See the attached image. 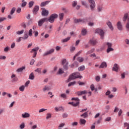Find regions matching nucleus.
<instances>
[{"label":"nucleus","mask_w":129,"mask_h":129,"mask_svg":"<svg viewBox=\"0 0 129 129\" xmlns=\"http://www.w3.org/2000/svg\"><path fill=\"white\" fill-rule=\"evenodd\" d=\"M78 105H79V101L77 102L76 103H73V106H78Z\"/></svg>","instance_id":"obj_56"},{"label":"nucleus","mask_w":129,"mask_h":129,"mask_svg":"<svg viewBox=\"0 0 129 129\" xmlns=\"http://www.w3.org/2000/svg\"><path fill=\"white\" fill-rule=\"evenodd\" d=\"M29 79H30V80H34V79H35V75L33 74V73H31L29 75Z\"/></svg>","instance_id":"obj_19"},{"label":"nucleus","mask_w":129,"mask_h":129,"mask_svg":"<svg viewBox=\"0 0 129 129\" xmlns=\"http://www.w3.org/2000/svg\"><path fill=\"white\" fill-rule=\"evenodd\" d=\"M105 109L107 111H108V110L110 109V106H109V105L105 106Z\"/></svg>","instance_id":"obj_48"},{"label":"nucleus","mask_w":129,"mask_h":129,"mask_svg":"<svg viewBox=\"0 0 129 129\" xmlns=\"http://www.w3.org/2000/svg\"><path fill=\"white\" fill-rule=\"evenodd\" d=\"M87 33V31H86V29H83L82 31V35H83V36H85V35H86Z\"/></svg>","instance_id":"obj_36"},{"label":"nucleus","mask_w":129,"mask_h":129,"mask_svg":"<svg viewBox=\"0 0 129 129\" xmlns=\"http://www.w3.org/2000/svg\"><path fill=\"white\" fill-rule=\"evenodd\" d=\"M40 8L38 6H35L33 9V14L34 15H37V12L39 11Z\"/></svg>","instance_id":"obj_16"},{"label":"nucleus","mask_w":129,"mask_h":129,"mask_svg":"<svg viewBox=\"0 0 129 129\" xmlns=\"http://www.w3.org/2000/svg\"><path fill=\"white\" fill-rule=\"evenodd\" d=\"M43 92H45V91H49L50 90V87L48 86H45L43 89H42Z\"/></svg>","instance_id":"obj_21"},{"label":"nucleus","mask_w":129,"mask_h":129,"mask_svg":"<svg viewBox=\"0 0 129 129\" xmlns=\"http://www.w3.org/2000/svg\"><path fill=\"white\" fill-rule=\"evenodd\" d=\"M51 117H52V114L50 113H47L46 114V119H49V118H51Z\"/></svg>","instance_id":"obj_31"},{"label":"nucleus","mask_w":129,"mask_h":129,"mask_svg":"<svg viewBox=\"0 0 129 129\" xmlns=\"http://www.w3.org/2000/svg\"><path fill=\"white\" fill-rule=\"evenodd\" d=\"M81 53H82V51L80 50L77 54H76V55L73 57V61H74V60H75L76 57H77V56H79V55H80V54H81Z\"/></svg>","instance_id":"obj_26"},{"label":"nucleus","mask_w":129,"mask_h":129,"mask_svg":"<svg viewBox=\"0 0 129 129\" xmlns=\"http://www.w3.org/2000/svg\"><path fill=\"white\" fill-rule=\"evenodd\" d=\"M67 62H68V61H67V60H66V59H63L62 60L61 64H62V65H64V64H66Z\"/></svg>","instance_id":"obj_47"},{"label":"nucleus","mask_w":129,"mask_h":129,"mask_svg":"<svg viewBox=\"0 0 129 129\" xmlns=\"http://www.w3.org/2000/svg\"><path fill=\"white\" fill-rule=\"evenodd\" d=\"M19 128H20V129H24V128H25V123H24V122L22 123L20 125Z\"/></svg>","instance_id":"obj_41"},{"label":"nucleus","mask_w":129,"mask_h":129,"mask_svg":"<svg viewBox=\"0 0 129 129\" xmlns=\"http://www.w3.org/2000/svg\"><path fill=\"white\" fill-rule=\"evenodd\" d=\"M81 117H83L84 118H86V117H87L88 116V114H87V112H86L84 113L83 114L81 115Z\"/></svg>","instance_id":"obj_33"},{"label":"nucleus","mask_w":129,"mask_h":129,"mask_svg":"<svg viewBox=\"0 0 129 129\" xmlns=\"http://www.w3.org/2000/svg\"><path fill=\"white\" fill-rule=\"evenodd\" d=\"M70 37H68L65 39H64L63 40H62V42L63 43H66V42H68V41H69V40H70Z\"/></svg>","instance_id":"obj_42"},{"label":"nucleus","mask_w":129,"mask_h":129,"mask_svg":"<svg viewBox=\"0 0 129 129\" xmlns=\"http://www.w3.org/2000/svg\"><path fill=\"white\" fill-rule=\"evenodd\" d=\"M128 13H125L124 15V16L123 17V22H125V21H126V20H127V19H128Z\"/></svg>","instance_id":"obj_20"},{"label":"nucleus","mask_w":129,"mask_h":129,"mask_svg":"<svg viewBox=\"0 0 129 129\" xmlns=\"http://www.w3.org/2000/svg\"><path fill=\"white\" fill-rule=\"evenodd\" d=\"M126 28L127 29V31H129V23H127L126 24Z\"/></svg>","instance_id":"obj_64"},{"label":"nucleus","mask_w":129,"mask_h":129,"mask_svg":"<svg viewBox=\"0 0 129 129\" xmlns=\"http://www.w3.org/2000/svg\"><path fill=\"white\" fill-rule=\"evenodd\" d=\"M29 84H30V81H27L25 84V87H28Z\"/></svg>","instance_id":"obj_55"},{"label":"nucleus","mask_w":129,"mask_h":129,"mask_svg":"<svg viewBox=\"0 0 129 129\" xmlns=\"http://www.w3.org/2000/svg\"><path fill=\"white\" fill-rule=\"evenodd\" d=\"M117 28L119 31H122V25H121L120 21L117 23Z\"/></svg>","instance_id":"obj_14"},{"label":"nucleus","mask_w":129,"mask_h":129,"mask_svg":"<svg viewBox=\"0 0 129 129\" xmlns=\"http://www.w3.org/2000/svg\"><path fill=\"white\" fill-rule=\"evenodd\" d=\"M102 9H103V7H102V6L99 5L97 7V11H98V12H101V11H102Z\"/></svg>","instance_id":"obj_28"},{"label":"nucleus","mask_w":129,"mask_h":129,"mask_svg":"<svg viewBox=\"0 0 129 129\" xmlns=\"http://www.w3.org/2000/svg\"><path fill=\"white\" fill-rule=\"evenodd\" d=\"M62 117L63 118H66L67 117H68V114L67 113H64L62 114Z\"/></svg>","instance_id":"obj_50"},{"label":"nucleus","mask_w":129,"mask_h":129,"mask_svg":"<svg viewBox=\"0 0 129 129\" xmlns=\"http://www.w3.org/2000/svg\"><path fill=\"white\" fill-rule=\"evenodd\" d=\"M34 2L31 1L30 2H29V8H32V7H33V6H34Z\"/></svg>","instance_id":"obj_43"},{"label":"nucleus","mask_w":129,"mask_h":129,"mask_svg":"<svg viewBox=\"0 0 129 129\" xmlns=\"http://www.w3.org/2000/svg\"><path fill=\"white\" fill-rule=\"evenodd\" d=\"M68 64H69V62H67L66 64H63V69H64L65 70H68Z\"/></svg>","instance_id":"obj_32"},{"label":"nucleus","mask_w":129,"mask_h":129,"mask_svg":"<svg viewBox=\"0 0 129 129\" xmlns=\"http://www.w3.org/2000/svg\"><path fill=\"white\" fill-rule=\"evenodd\" d=\"M29 38V36H28L27 34H24V37H23L22 39L23 40H27Z\"/></svg>","instance_id":"obj_44"},{"label":"nucleus","mask_w":129,"mask_h":129,"mask_svg":"<svg viewBox=\"0 0 129 129\" xmlns=\"http://www.w3.org/2000/svg\"><path fill=\"white\" fill-rule=\"evenodd\" d=\"M75 47L74 46H72L71 47V48H70V51L71 52H74V51H75Z\"/></svg>","instance_id":"obj_58"},{"label":"nucleus","mask_w":129,"mask_h":129,"mask_svg":"<svg viewBox=\"0 0 129 129\" xmlns=\"http://www.w3.org/2000/svg\"><path fill=\"white\" fill-rule=\"evenodd\" d=\"M6 20H7V18L5 17H0V23L4 22V21H6Z\"/></svg>","instance_id":"obj_52"},{"label":"nucleus","mask_w":129,"mask_h":129,"mask_svg":"<svg viewBox=\"0 0 129 129\" xmlns=\"http://www.w3.org/2000/svg\"><path fill=\"white\" fill-rule=\"evenodd\" d=\"M22 117L23 118H28L30 117V113L28 112H25L23 114H22Z\"/></svg>","instance_id":"obj_15"},{"label":"nucleus","mask_w":129,"mask_h":129,"mask_svg":"<svg viewBox=\"0 0 129 129\" xmlns=\"http://www.w3.org/2000/svg\"><path fill=\"white\" fill-rule=\"evenodd\" d=\"M87 94V91L86 90H84L82 91H78L76 93V94L78 95V96H81V95H83L84 94Z\"/></svg>","instance_id":"obj_10"},{"label":"nucleus","mask_w":129,"mask_h":129,"mask_svg":"<svg viewBox=\"0 0 129 129\" xmlns=\"http://www.w3.org/2000/svg\"><path fill=\"white\" fill-rule=\"evenodd\" d=\"M89 4H90V10L92 12L94 11L95 10V7H96V5L95 4V2L94 0H88Z\"/></svg>","instance_id":"obj_3"},{"label":"nucleus","mask_w":129,"mask_h":129,"mask_svg":"<svg viewBox=\"0 0 129 129\" xmlns=\"http://www.w3.org/2000/svg\"><path fill=\"white\" fill-rule=\"evenodd\" d=\"M119 68V66L117 63H115L112 68L113 71H115V72H118V69Z\"/></svg>","instance_id":"obj_13"},{"label":"nucleus","mask_w":129,"mask_h":129,"mask_svg":"<svg viewBox=\"0 0 129 129\" xmlns=\"http://www.w3.org/2000/svg\"><path fill=\"white\" fill-rule=\"evenodd\" d=\"M24 32H25V30H22L21 31H18L16 32V34L17 35H22V34H24Z\"/></svg>","instance_id":"obj_39"},{"label":"nucleus","mask_w":129,"mask_h":129,"mask_svg":"<svg viewBox=\"0 0 129 129\" xmlns=\"http://www.w3.org/2000/svg\"><path fill=\"white\" fill-rule=\"evenodd\" d=\"M63 73H64V71H63V70L60 68L57 73V74H59L60 75L61 74H63Z\"/></svg>","instance_id":"obj_38"},{"label":"nucleus","mask_w":129,"mask_h":129,"mask_svg":"<svg viewBox=\"0 0 129 129\" xmlns=\"http://www.w3.org/2000/svg\"><path fill=\"white\" fill-rule=\"evenodd\" d=\"M86 123V120L84 119H81L80 120V124H83L84 125H85Z\"/></svg>","instance_id":"obj_25"},{"label":"nucleus","mask_w":129,"mask_h":129,"mask_svg":"<svg viewBox=\"0 0 129 129\" xmlns=\"http://www.w3.org/2000/svg\"><path fill=\"white\" fill-rule=\"evenodd\" d=\"M85 69V67L84 66H82L78 68L79 71H83Z\"/></svg>","instance_id":"obj_35"},{"label":"nucleus","mask_w":129,"mask_h":129,"mask_svg":"<svg viewBox=\"0 0 129 129\" xmlns=\"http://www.w3.org/2000/svg\"><path fill=\"white\" fill-rule=\"evenodd\" d=\"M94 52V49L93 48L92 49H91L90 50H89L87 51V52L86 53V55H89V54H91L92 53H93Z\"/></svg>","instance_id":"obj_34"},{"label":"nucleus","mask_w":129,"mask_h":129,"mask_svg":"<svg viewBox=\"0 0 129 129\" xmlns=\"http://www.w3.org/2000/svg\"><path fill=\"white\" fill-rule=\"evenodd\" d=\"M90 88H91V90H92V91H93V90H94V89L95 88L94 87V85H93V84L91 85Z\"/></svg>","instance_id":"obj_61"},{"label":"nucleus","mask_w":129,"mask_h":129,"mask_svg":"<svg viewBox=\"0 0 129 129\" xmlns=\"http://www.w3.org/2000/svg\"><path fill=\"white\" fill-rule=\"evenodd\" d=\"M80 74L78 72L74 73L70 75V78L68 79V82H70L71 80H73L74 79H76V78H80L81 79L82 78V76H79Z\"/></svg>","instance_id":"obj_1"},{"label":"nucleus","mask_w":129,"mask_h":129,"mask_svg":"<svg viewBox=\"0 0 129 129\" xmlns=\"http://www.w3.org/2000/svg\"><path fill=\"white\" fill-rule=\"evenodd\" d=\"M71 68L78 67V62H77V61H75L71 65Z\"/></svg>","instance_id":"obj_22"},{"label":"nucleus","mask_w":129,"mask_h":129,"mask_svg":"<svg viewBox=\"0 0 129 129\" xmlns=\"http://www.w3.org/2000/svg\"><path fill=\"white\" fill-rule=\"evenodd\" d=\"M41 15L43 17L45 16H48L49 15V11L45 9V8H42V11L41 12Z\"/></svg>","instance_id":"obj_11"},{"label":"nucleus","mask_w":129,"mask_h":129,"mask_svg":"<svg viewBox=\"0 0 129 129\" xmlns=\"http://www.w3.org/2000/svg\"><path fill=\"white\" fill-rule=\"evenodd\" d=\"M34 63H35V59H31L30 62V65H34Z\"/></svg>","instance_id":"obj_63"},{"label":"nucleus","mask_w":129,"mask_h":129,"mask_svg":"<svg viewBox=\"0 0 129 129\" xmlns=\"http://www.w3.org/2000/svg\"><path fill=\"white\" fill-rule=\"evenodd\" d=\"M50 3V1H46L44 2H42L40 4V7H46L48 4Z\"/></svg>","instance_id":"obj_18"},{"label":"nucleus","mask_w":129,"mask_h":129,"mask_svg":"<svg viewBox=\"0 0 129 129\" xmlns=\"http://www.w3.org/2000/svg\"><path fill=\"white\" fill-rule=\"evenodd\" d=\"M58 18V14H53L50 15V16L48 19V21L51 24H53L54 23V21H55V19Z\"/></svg>","instance_id":"obj_2"},{"label":"nucleus","mask_w":129,"mask_h":129,"mask_svg":"<svg viewBox=\"0 0 129 129\" xmlns=\"http://www.w3.org/2000/svg\"><path fill=\"white\" fill-rule=\"evenodd\" d=\"M26 69V66L22 67L17 70V72H22L24 70Z\"/></svg>","instance_id":"obj_24"},{"label":"nucleus","mask_w":129,"mask_h":129,"mask_svg":"<svg viewBox=\"0 0 129 129\" xmlns=\"http://www.w3.org/2000/svg\"><path fill=\"white\" fill-rule=\"evenodd\" d=\"M78 124V122L76 121L72 123V125L73 126H76V125H77Z\"/></svg>","instance_id":"obj_59"},{"label":"nucleus","mask_w":129,"mask_h":129,"mask_svg":"<svg viewBox=\"0 0 129 129\" xmlns=\"http://www.w3.org/2000/svg\"><path fill=\"white\" fill-rule=\"evenodd\" d=\"M54 51H55V49L54 48H52L51 49H50L49 50L46 51L45 53L43 54V56H48V55H50L51 54H52V53H54Z\"/></svg>","instance_id":"obj_9"},{"label":"nucleus","mask_w":129,"mask_h":129,"mask_svg":"<svg viewBox=\"0 0 129 129\" xmlns=\"http://www.w3.org/2000/svg\"><path fill=\"white\" fill-rule=\"evenodd\" d=\"M40 48L39 47H36L31 50L30 53H32V58H36L37 56V53L38 51H39Z\"/></svg>","instance_id":"obj_5"},{"label":"nucleus","mask_w":129,"mask_h":129,"mask_svg":"<svg viewBox=\"0 0 129 129\" xmlns=\"http://www.w3.org/2000/svg\"><path fill=\"white\" fill-rule=\"evenodd\" d=\"M28 36L30 37H31V36H33V30L32 29H30V30L28 32Z\"/></svg>","instance_id":"obj_40"},{"label":"nucleus","mask_w":129,"mask_h":129,"mask_svg":"<svg viewBox=\"0 0 129 129\" xmlns=\"http://www.w3.org/2000/svg\"><path fill=\"white\" fill-rule=\"evenodd\" d=\"M46 110H47V109L41 108L39 109V113H41V112H44V111H46Z\"/></svg>","instance_id":"obj_51"},{"label":"nucleus","mask_w":129,"mask_h":129,"mask_svg":"<svg viewBox=\"0 0 129 129\" xmlns=\"http://www.w3.org/2000/svg\"><path fill=\"white\" fill-rule=\"evenodd\" d=\"M22 39H23V37H20L18 39L16 40V42H17V43H19V42L22 41Z\"/></svg>","instance_id":"obj_60"},{"label":"nucleus","mask_w":129,"mask_h":129,"mask_svg":"<svg viewBox=\"0 0 129 129\" xmlns=\"http://www.w3.org/2000/svg\"><path fill=\"white\" fill-rule=\"evenodd\" d=\"M72 100H75L77 102L78 101L79 102V101H80V100L78 98H72Z\"/></svg>","instance_id":"obj_53"},{"label":"nucleus","mask_w":129,"mask_h":129,"mask_svg":"<svg viewBox=\"0 0 129 129\" xmlns=\"http://www.w3.org/2000/svg\"><path fill=\"white\" fill-rule=\"evenodd\" d=\"M78 61L80 62H83V61H84V58H83V57H79L78 58Z\"/></svg>","instance_id":"obj_46"},{"label":"nucleus","mask_w":129,"mask_h":129,"mask_svg":"<svg viewBox=\"0 0 129 129\" xmlns=\"http://www.w3.org/2000/svg\"><path fill=\"white\" fill-rule=\"evenodd\" d=\"M60 97H61V98H63V99H67V95H66V94H60Z\"/></svg>","instance_id":"obj_29"},{"label":"nucleus","mask_w":129,"mask_h":129,"mask_svg":"<svg viewBox=\"0 0 129 129\" xmlns=\"http://www.w3.org/2000/svg\"><path fill=\"white\" fill-rule=\"evenodd\" d=\"M129 126V122L127 123V122H124V127H127Z\"/></svg>","instance_id":"obj_62"},{"label":"nucleus","mask_w":129,"mask_h":129,"mask_svg":"<svg viewBox=\"0 0 129 129\" xmlns=\"http://www.w3.org/2000/svg\"><path fill=\"white\" fill-rule=\"evenodd\" d=\"M16 12V8L15 7H13L11 11H10V15L12 16L13 15H14V14H15V12Z\"/></svg>","instance_id":"obj_27"},{"label":"nucleus","mask_w":129,"mask_h":129,"mask_svg":"<svg viewBox=\"0 0 129 129\" xmlns=\"http://www.w3.org/2000/svg\"><path fill=\"white\" fill-rule=\"evenodd\" d=\"M106 44L107 45L108 48H111L112 46V44L111 43L107 42Z\"/></svg>","instance_id":"obj_49"},{"label":"nucleus","mask_w":129,"mask_h":129,"mask_svg":"<svg viewBox=\"0 0 129 129\" xmlns=\"http://www.w3.org/2000/svg\"><path fill=\"white\" fill-rule=\"evenodd\" d=\"M113 48L111 47H108V48L107 49V53H109V52H110L111 51H113Z\"/></svg>","instance_id":"obj_45"},{"label":"nucleus","mask_w":129,"mask_h":129,"mask_svg":"<svg viewBox=\"0 0 129 129\" xmlns=\"http://www.w3.org/2000/svg\"><path fill=\"white\" fill-rule=\"evenodd\" d=\"M58 17L60 21H63V19H64V13H59Z\"/></svg>","instance_id":"obj_23"},{"label":"nucleus","mask_w":129,"mask_h":129,"mask_svg":"<svg viewBox=\"0 0 129 129\" xmlns=\"http://www.w3.org/2000/svg\"><path fill=\"white\" fill-rule=\"evenodd\" d=\"M106 67H107V64L106 63V62H103L100 66L99 68H106Z\"/></svg>","instance_id":"obj_17"},{"label":"nucleus","mask_w":129,"mask_h":129,"mask_svg":"<svg viewBox=\"0 0 129 129\" xmlns=\"http://www.w3.org/2000/svg\"><path fill=\"white\" fill-rule=\"evenodd\" d=\"M106 25L108 26V28L111 30V31H113V26H112V23L109 21L106 22Z\"/></svg>","instance_id":"obj_12"},{"label":"nucleus","mask_w":129,"mask_h":129,"mask_svg":"<svg viewBox=\"0 0 129 129\" xmlns=\"http://www.w3.org/2000/svg\"><path fill=\"white\" fill-rule=\"evenodd\" d=\"M22 7L24 8V7H26L27 6V2H24V1H22Z\"/></svg>","instance_id":"obj_54"},{"label":"nucleus","mask_w":129,"mask_h":129,"mask_svg":"<svg viewBox=\"0 0 129 129\" xmlns=\"http://www.w3.org/2000/svg\"><path fill=\"white\" fill-rule=\"evenodd\" d=\"M45 22H48V18H42V19H40L38 22V26L42 27V26H43V24H44V23H45Z\"/></svg>","instance_id":"obj_7"},{"label":"nucleus","mask_w":129,"mask_h":129,"mask_svg":"<svg viewBox=\"0 0 129 129\" xmlns=\"http://www.w3.org/2000/svg\"><path fill=\"white\" fill-rule=\"evenodd\" d=\"M95 33L100 35L101 39H103L104 37V31L102 29L98 28L95 30Z\"/></svg>","instance_id":"obj_6"},{"label":"nucleus","mask_w":129,"mask_h":129,"mask_svg":"<svg viewBox=\"0 0 129 129\" xmlns=\"http://www.w3.org/2000/svg\"><path fill=\"white\" fill-rule=\"evenodd\" d=\"M75 84H76V82L74 81V82L69 83V84H68V86L69 87H70V86H73V85H75Z\"/></svg>","instance_id":"obj_37"},{"label":"nucleus","mask_w":129,"mask_h":129,"mask_svg":"<svg viewBox=\"0 0 129 129\" xmlns=\"http://www.w3.org/2000/svg\"><path fill=\"white\" fill-rule=\"evenodd\" d=\"M89 44L92 46H95L97 44V40L94 38H92L89 40Z\"/></svg>","instance_id":"obj_8"},{"label":"nucleus","mask_w":129,"mask_h":129,"mask_svg":"<svg viewBox=\"0 0 129 129\" xmlns=\"http://www.w3.org/2000/svg\"><path fill=\"white\" fill-rule=\"evenodd\" d=\"M19 90L22 92H24L25 91V86L22 85L19 87Z\"/></svg>","instance_id":"obj_30"},{"label":"nucleus","mask_w":129,"mask_h":129,"mask_svg":"<svg viewBox=\"0 0 129 129\" xmlns=\"http://www.w3.org/2000/svg\"><path fill=\"white\" fill-rule=\"evenodd\" d=\"M74 22L75 24H79V23H81L82 24H83V23H86V22H87V19L86 18H84V19L74 18Z\"/></svg>","instance_id":"obj_4"},{"label":"nucleus","mask_w":129,"mask_h":129,"mask_svg":"<svg viewBox=\"0 0 129 129\" xmlns=\"http://www.w3.org/2000/svg\"><path fill=\"white\" fill-rule=\"evenodd\" d=\"M9 50H10V47L7 46V47H6L4 49V52H9Z\"/></svg>","instance_id":"obj_57"}]
</instances>
